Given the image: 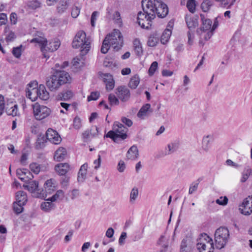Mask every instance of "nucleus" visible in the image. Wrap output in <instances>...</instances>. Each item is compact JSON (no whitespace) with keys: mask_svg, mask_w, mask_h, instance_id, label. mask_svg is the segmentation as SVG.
<instances>
[{"mask_svg":"<svg viewBox=\"0 0 252 252\" xmlns=\"http://www.w3.org/2000/svg\"><path fill=\"white\" fill-rule=\"evenodd\" d=\"M70 79L69 74L63 70H57L47 81L46 84L51 91H55L62 85L67 83Z\"/></svg>","mask_w":252,"mask_h":252,"instance_id":"nucleus-1","label":"nucleus"},{"mask_svg":"<svg viewBox=\"0 0 252 252\" xmlns=\"http://www.w3.org/2000/svg\"><path fill=\"white\" fill-rule=\"evenodd\" d=\"M72 47L74 48H81L80 55L81 59L86 55L90 48V42L84 31H79L76 34L72 41Z\"/></svg>","mask_w":252,"mask_h":252,"instance_id":"nucleus-2","label":"nucleus"},{"mask_svg":"<svg viewBox=\"0 0 252 252\" xmlns=\"http://www.w3.org/2000/svg\"><path fill=\"white\" fill-rule=\"evenodd\" d=\"M55 181L51 179L48 180L45 185V193L43 189H38V182L36 181H32V197L45 199L47 194H51L56 189V183Z\"/></svg>","mask_w":252,"mask_h":252,"instance_id":"nucleus-3","label":"nucleus"},{"mask_svg":"<svg viewBox=\"0 0 252 252\" xmlns=\"http://www.w3.org/2000/svg\"><path fill=\"white\" fill-rule=\"evenodd\" d=\"M127 128L123 124L116 122L113 126V130L109 131L104 137L111 138L114 142H116L118 138L124 140L126 138Z\"/></svg>","mask_w":252,"mask_h":252,"instance_id":"nucleus-4","label":"nucleus"},{"mask_svg":"<svg viewBox=\"0 0 252 252\" xmlns=\"http://www.w3.org/2000/svg\"><path fill=\"white\" fill-rule=\"evenodd\" d=\"M229 231L224 227H220L216 230L215 241L216 247L218 249L224 247L229 238Z\"/></svg>","mask_w":252,"mask_h":252,"instance_id":"nucleus-5","label":"nucleus"},{"mask_svg":"<svg viewBox=\"0 0 252 252\" xmlns=\"http://www.w3.org/2000/svg\"><path fill=\"white\" fill-rule=\"evenodd\" d=\"M34 28L32 29V43L35 44V46H38L40 48L44 58H49L45 54V47L47 42V39L45 37L43 32L34 31Z\"/></svg>","mask_w":252,"mask_h":252,"instance_id":"nucleus-6","label":"nucleus"},{"mask_svg":"<svg viewBox=\"0 0 252 252\" xmlns=\"http://www.w3.org/2000/svg\"><path fill=\"white\" fill-rule=\"evenodd\" d=\"M106 36H109V43L114 50L117 51L122 47L123 38L122 33L119 30H114L113 32Z\"/></svg>","mask_w":252,"mask_h":252,"instance_id":"nucleus-7","label":"nucleus"},{"mask_svg":"<svg viewBox=\"0 0 252 252\" xmlns=\"http://www.w3.org/2000/svg\"><path fill=\"white\" fill-rule=\"evenodd\" d=\"M202 237L200 239V242L197 244L198 250L200 252H213L214 244L212 239L206 234Z\"/></svg>","mask_w":252,"mask_h":252,"instance_id":"nucleus-8","label":"nucleus"},{"mask_svg":"<svg viewBox=\"0 0 252 252\" xmlns=\"http://www.w3.org/2000/svg\"><path fill=\"white\" fill-rule=\"evenodd\" d=\"M185 19L187 26L190 30L195 29L198 26V17L197 16L191 17L187 15ZM188 44L191 45L193 43V33L190 31L188 32Z\"/></svg>","mask_w":252,"mask_h":252,"instance_id":"nucleus-9","label":"nucleus"},{"mask_svg":"<svg viewBox=\"0 0 252 252\" xmlns=\"http://www.w3.org/2000/svg\"><path fill=\"white\" fill-rule=\"evenodd\" d=\"M32 111L37 120H41L45 118L50 113V109L45 106L40 105L37 103L32 105Z\"/></svg>","mask_w":252,"mask_h":252,"instance_id":"nucleus-10","label":"nucleus"},{"mask_svg":"<svg viewBox=\"0 0 252 252\" xmlns=\"http://www.w3.org/2000/svg\"><path fill=\"white\" fill-rule=\"evenodd\" d=\"M150 15H148L144 12L139 11L137 14V22L139 26L143 29H148L152 25V21L154 20L155 17H149Z\"/></svg>","mask_w":252,"mask_h":252,"instance_id":"nucleus-11","label":"nucleus"},{"mask_svg":"<svg viewBox=\"0 0 252 252\" xmlns=\"http://www.w3.org/2000/svg\"><path fill=\"white\" fill-rule=\"evenodd\" d=\"M156 1L157 0H142L141 1L142 7L143 11L150 15L151 17H155V9L156 7Z\"/></svg>","mask_w":252,"mask_h":252,"instance_id":"nucleus-12","label":"nucleus"},{"mask_svg":"<svg viewBox=\"0 0 252 252\" xmlns=\"http://www.w3.org/2000/svg\"><path fill=\"white\" fill-rule=\"evenodd\" d=\"M32 91H34L37 94V96L39 97L41 99L46 100L49 98V94L46 91L45 87L44 85H40L38 87V83L36 81H32Z\"/></svg>","mask_w":252,"mask_h":252,"instance_id":"nucleus-13","label":"nucleus"},{"mask_svg":"<svg viewBox=\"0 0 252 252\" xmlns=\"http://www.w3.org/2000/svg\"><path fill=\"white\" fill-rule=\"evenodd\" d=\"M200 17L202 23L201 27L197 29V34H202L203 33H205L206 32L208 31H212L213 32L214 31H212V21L209 19H205L204 15L203 14H200Z\"/></svg>","mask_w":252,"mask_h":252,"instance_id":"nucleus-14","label":"nucleus"},{"mask_svg":"<svg viewBox=\"0 0 252 252\" xmlns=\"http://www.w3.org/2000/svg\"><path fill=\"white\" fill-rule=\"evenodd\" d=\"M239 210L245 215H249L252 213V195L244 200Z\"/></svg>","mask_w":252,"mask_h":252,"instance_id":"nucleus-15","label":"nucleus"},{"mask_svg":"<svg viewBox=\"0 0 252 252\" xmlns=\"http://www.w3.org/2000/svg\"><path fill=\"white\" fill-rule=\"evenodd\" d=\"M47 140L54 144H59L62 141V138L57 131L49 128L46 132Z\"/></svg>","mask_w":252,"mask_h":252,"instance_id":"nucleus-16","label":"nucleus"},{"mask_svg":"<svg viewBox=\"0 0 252 252\" xmlns=\"http://www.w3.org/2000/svg\"><path fill=\"white\" fill-rule=\"evenodd\" d=\"M156 7L155 9V15L157 14L159 18L165 17L168 13V8L166 4L162 2L160 0L156 1Z\"/></svg>","mask_w":252,"mask_h":252,"instance_id":"nucleus-17","label":"nucleus"},{"mask_svg":"<svg viewBox=\"0 0 252 252\" xmlns=\"http://www.w3.org/2000/svg\"><path fill=\"white\" fill-rule=\"evenodd\" d=\"M116 94L122 101H127L130 96L129 90L126 86H120L116 89Z\"/></svg>","mask_w":252,"mask_h":252,"instance_id":"nucleus-18","label":"nucleus"},{"mask_svg":"<svg viewBox=\"0 0 252 252\" xmlns=\"http://www.w3.org/2000/svg\"><path fill=\"white\" fill-rule=\"evenodd\" d=\"M67 156V152L65 148L60 147L56 151L54 155V159L57 161L63 160Z\"/></svg>","mask_w":252,"mask_h":252,"instance_id":"nucleus-19","label":"nucleus"},{"mask_svg":"<svg viewBox=\"0 0 252 252\" xmlns=\"http://www.w3.org/2000/svg\"><path fill=\"white\" fill-rule=\"evenodd\" d=\"M56 171L60 175H64L70 169L69 165L67 163H60L55 167Z\"/></svg>","mask_w":252,"mask_h":252,"instance_id":"nucleus-20","label":"nucleus"},{"mask_svg":"<svg viewBox=\"0 0 252 252\" xmlns=\"http://www.w3.org/2000/svg\"><path fill=\"white\" fill-rule=\"evenodd\" d=\"M138 150L135 145L131 146L126 153V158L128 159L135 160L138 158Z\"/></svg>","mask_w":252,"mask_h":252,"instance_id":"nucleus-21","label":"nucleus"},{"mask_svg":"<svg viewBox=\"0 0 252 252\" xmlns=\"http://www.w3.org/2000/svg\"><path fill=\"white\" fill-rule=\"evenodd\" d=\"M214 140L212 135H208L203 137L202 142V148L203 150L207 152L210 147V143Z\"/></svg>","mask_w":252,"mask_h":252,"instance_id":"nucleus-22","label":"nucleus"},{"mask_svg":"<svg viewBox=\"0 0 252 252\" xmlns=\"http://www.w3.org/2000/svg\"><path fill=\"white\" fill-rule=\"evenodd\" d=\"M46 138H45L44 135L41 133L37 135V138L35 143V149L39 150L43 148L45 146L46 142Z\"/></svg>","mask_w":252,"mask_h":252,"instance_id":"nucleus-23","label":"nucleus"},{"mask_svg":"<svg viewBox=\"0 0 252 252\" xmlns=\"http://www.w3.org/2000/svg\"><path fill=\"white\" fill-rule=\"evenodd\" d=\"M87 168L88 164L87 163H85L81 166L78 174L77 180L79 182H83L86 179Z\"/></svg>","mask_w":252,"mask_h":252,"instance_id":"nucleus-24","label":"nucleus"},{"mask_svg":"<svg viewBox=\"0 0 252 252\" xmlns=\"http://www.w3.org/2000/svg\"><path fill=\"white\" fill-rule=\"evenodd\" d=\"M73 96V93L67 90L59 93L57 96V99L59 100L66 101L70 99Z\"/></svg>","mask_w":252,"mask_h":252,"instance_id":"nucleus-25","label":"nucleus"},{"mask_svg":"<svg viewBox=\"0 0 252 252\" xmlns=\"http://www.w3.org/2000/svg\"><path fill=\"white\" fill-rule=\"evenodd\" d=\"M61 45L60 42L59 40L52 41L49 44L47 43L46 46L45 52L49 51L50 52H54L56 51Z\"/></svg>","mask_w":252,"mask_h":252,"instance_id":"nucleus-26","label":"nucleus"},{"mask_svg":"<svg viewBox=\"0 0 252 252\" xmlns=\"http://www.w3.org/2000/svg\"><path fill=\"white\" fill-rule=\"evenodd\" d=\"M16 202L25 205L27 201V194L23 191H19L16 193Z\"/></svg>","mask_w":252,"mask_h":252,"instance_id":"nucleus-27","label":"nucleus"},{"mask_svg":"<svg viewBox=\"0 0 252 252\" xmlns=\"http://www.w3.org/2000/svg\"><path fill=\"white\" fill-rule=\"evenodd\" d=\"M26 169H18L16 170V174L17 177L20 179L22 181L25 182L26 183H30V179L28 178V176L26 177Z\"/></svg>","mask_w":252,"mask_h":252,"instance_id":"nucleus-28","label":"nucleus"},{"mask_svg":"<svg viewBox=\"0 0 252 252\" xmlns=\"http://www.w3.org/2000/svg\"><path fill=\"white\" fill-rule=\"evenodd\" d=\"M64 197V192L61 190H58L56 193L53 195L51 197H50L46 199L47 201H51L52 202H55L58 200H62Z\"/></svg>","mask_w":252,"mask_h":252,"instance_id":"nucleus-29","label":"nucleus"},{"mask_svg":"<svg viewBox=\"0 0 252 252\" xmlns=\"http://www.w3.org/2000/svg\"><path fill=\"white\" fill-rule=\"evenodd\" d=\"M133 47L134 51L137 55L141 56L143 53V50L141 44L139 39H134L133 41Z\"/></svg>","mask_w":252,"mask_h":252,"instance_id":"nucleus-30","label":"nucleus"},{"mask_svg":"<svg viewBox=\"0 0 252 252\" xmlns=\"http://www.w3.org/2000/svg\"><path fill=\"white\" fill-rule=\"evenodd\" d=\"M171 29H167L164 31L161 36L160 41L161 43L165 44L168 42L171 35Z\"/></svg>","mask_w":252,"mask_h":252,"instance_id":"nucleus-31","label":"nucleus"},{"mask_svg":"<svg viewBox=\"0 0 252 252\" xmlns=\"http://www.w3.org/2000/svg\"><path fill=\"white\" fill-rule=\"evenodd\" d=\"M140 79L137 75H135L132 77L128 83V86L132 89L136 88L139 84Z\"/></svg>","mask_w":252,"mask_h":252,"instance_id":"nucleus-32","label":"nucleus"},{"mask_svg":"<svg viewBox=\"0 0 252 252\" xmlns=\"http://www.w3.org/2000/svg\"><path fill=\"white\" fill-rule=\"evenodd\" d=\"M110 45L109 41V36H106L101 47V52L103 54L107 53L110 48Z\"/></svg>","mask_w":252,"mask_h":252,"instance_id":"nucleus-33","label":"nucleus"},{"mask_svg":"<svg viewBox=\"0 0 252 252\" xmlns=\"http://www.w3.org/2000/svg\"><path fill=\"white\" fill-rule=\"evenodd\" d=\"M179 143L178 142H175L171 143L167 145L168 152L166 155L171 154L175 152L179 148Z\"/></svg>","mask_w":252,"mask_h":252,"instance_id":"nucleus-34","label":"nucleus"},{"mask_svg":"<svg viewBox=\"0 0 252 252\" xmlns=\"http://www.w3.org/2000/svg\"><path fill=\"white\" fill-rule=\"evenodd\" d=\"M150 107L151 105L149 103L143 105L137 113L138 117L142 118L144 116H145L147 112L150 109Z\"/></svg>","mask_w":252,"mask_h":252,"instance_id":"nucleus-35","label":"nucleus"},{"mask_svg":"<svg viewBox=\"0 0 252 252\" xmlns=\"http://www.w3.org/2000/svg\"><path fill=\"white\" fill-rule=\"evenodd\" d=\"M213 4V1L211 0H204L201 3V8L204 12H207L209 10L210 7Z\"/></svg>","mask_w":252,"mask_h":252,"instance_id":"nucleus-36","label":"nucleus"},{"mask_svg":"<svg viewBox=\"0 0 252 252\" xmlns=\"http://www.w3.org/2000/svg\"><path fill=\"white\" fill-rule=\"evenodd\" d=\"M158 38L157 37L156 35H151L149 37L148 41V45L150 47H154L156 46V45L158 42Z\"/></svg>","mask_w":252,"mask_h":252,"instance_id":"nucleus-37","label":"nucleus"},{"mask_svg":"<svg viewBox=\"0 0 252 252\" xmlns=\"http://www.w3.org/2000/svg\"><path fill=\"white\" fill-rule=\"evenodd\" d=\"M190 249V247L187 243V240L183 239L181 244L180 252H189Z\"/></svg>","mask_w":252,"mask_h":252,"instance_id":"nucleus-38","label":"nucleus"},{"mask_svg":"<svg viewBox=\"0 0 252 252\" xmlns=\"http://www.w3.org/2000/svg\"><path fill=\"white\" fill-rule=\"evenodd\" d=\"M54 207V205L49 202H44L41 204V208L44 212H49Z\"/></svg>","mask_w":252,"mask_h":252,"instance_id":"nucleus-39","label":"nucleus"},{"mask_svg":"<svg viewBox=\"0 0 252 252\" xmlns=\"http://www.w3.org/2000/svg\"><path fill=\"white\" fill-rule=\"evenodd\" d=\"M68 6V3L67 0H62L60 5L58 6L57 9L58 12L60 13L63 12L66 10Z\"/></svg>","mask_w":252,"mask_h":252,"instance_id":"nucleus-40","label":"nucleus"},{"mask_svg":"<svg viewBox=\"0 0 252 252\" xmlns=\"http://www.w3.org/2000/svg\"><path fill=\"white\" fill-rule=\"evenodd\" d=\"M24 205V204H20L19 203L16 202H14L13 205L14 212L16 214H20L23 211L24 208L23 206Z\"/></svg>","mask_w":252,"mask_h":252,"instance_id":"nucleus-41","label":"nucleus"},{"mask_svg":"<svg viewBox=\"0 0 252 252\" xmlns=\"http://www.w3.org/2000/svg\"><path fill=\"white\" fill-rule=\"evenodd\" d=\"M6 113L8 115H11L12 116H16L18 113V106L17 105H14L11 107L9 109H6Z\"/></svg>","mask_w":252,"mask_h":252,"instance_id":"nucleus-42","label":"nucleus"},{"mask_svg":"<svg viewBox=\"0 0 252 252\" xmlns=\"http://www.w3.org/2000/svg\"><path fill=\"white\" fill-rule=\"evenodd\" d=\"M195 0H188L187 3V7L189 10L191 12L194 13L195 10Z\"/></svg>","mask_w":252,"mask_h":252,"instance_id":"nucleus-43","label":"nucleus"},{"mask_svg":"<svg viewBox=\"0 0 252 252\" xmlns=\"http://www.w3.org/2000/svg\"><path fill=\"white\" fill-rule=\"evenodd\" d=\"M138 194V190L136 188H134L132 189L130 194V201L133 202L137 198Z\"/></svg>","mask_w":252,"mask_h":252,"instance_id":"nucleus-44","label":"nucleus"},{"mask_svg":"<svg viewBox=\"0 0 252 252\" xmlns=\"http://www.w3.org/2000/svg\"><path fill=\"white\" fill-rule=\"evenodd\" d=\"M108 100L110 105H118L119 101L118 99L113 94H110L108 96Z\"/></svg>","mask_w":252,"mask_h":252,"instance_id":"nucleus-45","label":"nucleus"},{"mask_svg":"<svg viewBox=\"0 0 252 252\" xmlns=\"http://www.w3.org/2000/svg\"><path fill=\"white\" fill-rule=\"evenodd\" d=\"M158 62L156 61L154 62L151 65L149 69V74L150 76H152L156 70L158 68Z\"/></svg>","mask_w":252,"mask_h":252,"instance_id":"nucleus-46","label":"nucleus"},{"mask_svg":"<svg viewBox=\"0 0 252 252\" xmlns=\"http://www.w3.org/2000/svg\"><path fill=\"white\" fill-rule=\"evenodd\" d=\"M167 240V238L165 237V236L161 235L158 242V245H161L165 248H167L168 247V245L166 243Z\"/></svg>","mask_w":252,"mask_h":252,"instance_id":"nucleus-47","label":"nucleus"},{"mask_svg":"<svg viewBox=\"0 0 252 252\" xmlns=\"http://www.w3.org/2000/svg\"><path fill=\"white\" fill-rule=\"evenodd\" d=\"M216 202L218 204L224 206L227 204L228 198L226 196H224V197L221 196V197H220V198L217 199Z\"/></svg>","mask_w":252,"mask_h":252,"instance_id":"nucleus-48","label":"nucleus"},{"mask_svg":"<svg viewBox=\"0 0 252 252\" xmlns=\"http://www.w3.org/2000/svg\"><path fill=\"white\" fill-rule=\"evenodd\" d=\"M99 93L98 92H94L91 93L90 95L88 97V101L95 100L98 98Z\"/></svg>","mask_w":252,"mask_h":252,"instance_id":"nucleus-49","label":"nucleus"},{"mask_svg":"<svg viewBox=\"0 0 252 252\" xmlns=\"http://www.w3.org/2000/svg\"><path fill=\"white\" fill-rule=\"evenodd\" d=\"M80 11V8L75 6L72 10L71 16L73 18H76L79 14Z\"/></svg>","mask_w":252,"mask_h":252,"instance_id":"nucleus-50","label":"nucleus"},{"mask_svg":"<svg viewBox=\"0 0 252 252\" xmlns=\"http://www.w3.org/2000/svg\"><path fill=\"white\" fill-rule=\"evenodd\" d=\"M12 54L16 58H19L21 55L20 47H17L13 48L12 50Z\"/></svg>","mask_w":252,"mask_h":252,"instance_id":"nucleus-51","label":"nucleus"},{"mask_svg":"<svg viewBox=\"0 0 252 252\" xmlns=\"http://www.w3.org/2000/svg\"><path fill=\"white\" fill-rule=\"evenodd\" d=\"M4 108L5 102L4 97L2 95H0V116L2 114Z\"/></svg>","mask_w":252,"mask_h":252,"instance_id":"nucleus-52","label":"nucleus"},{"mask_svg":"<svg viewBox=\"0 0 252 252\" xmlns=\"http://www.w3.org/2000/svg\"><path fill=\"white\" fill-rule=\"evenodd\" d=\"M7 22V15L5 13L0 14V26L2 25H5Z\"/></svg>","mask_w":252,"mask_h":252,"instance_id":"nucleus-53","label":"nucleus"},{"mask_svg":"<svg viewBox=\"0 0 252 252\" xmlns=\"http://www.w3.org/2000/svg\"><path fill=\"white\" fill-rule=\"evenodd\" d=\"M81 126V122L80 118L75 117L73 121V126L76 129H79Z\"/></svg>","mask_w":252,"mask_h":252,"instance_id":"nucleus-54","label":"nucleus"},{"mask_svg":"<svg viewBox=\"0 0 252 252\" xmlns=\"http://www.w3.org/2000/svg\"><path fill=\"white\" fill-rule=\"evenodd\" d=\"M121 121L128 127L131 126L133 124V123L131 120L125 117H123L121 118Z\"/></svg>","mask_w":252,"mask_h":252,"instance_id":"nucleus-55","label":"nucleus"},{"mask_svg":"<svg viewBox=\"0 0 252 252\" xmlns=\"http://www.w3.org/2000/svg\"><path fill=\"white\" fill-rule=\"evenodd\" d=\"M32 87V82H30L27 85V88L26 89V96L28 98H29L30 99H31V95H32V92L31 90V88Z\"/></svg>","mask_w":252,"mask_h":252,"instance_id":"nucleus-56","label":"nucleus"},{"mask_svg":"<svg viewBox=\"0 0 252 252\" xmlns=\"http://www.w3.org/2000/svg\"><path fill=\"white\" fill-rule=\"evenodd\" d=\"M98 15V12L97 11H94L91 16V23L92 27H94L95 25V21L96 19V17Z\"/></svg>","mask_w":252,"mask_h":252,"instance_id":"nucleus-57","label":"nucleus"},{"mask_svg":"<svg viewBox=\"0 0 252 252\" xmlns=\"http://www.w3.org/2000/svg\"><path fill=\"white\" fill-rule=\"evenodd\" d=\"M10 20L11 24L15 25L17 21V16L16 13L12 12L10 15Z\"/></svg>","mask_w":252,"mask_h":252,"instance_id":"nucleus-58","label":"nucleus"},{"mask_svg":"<svg viewBox=\"0 0 252 252\" xmlns=\"http://www.w3.org/2000/svg\"><path fill=\"white\" fill-rule=\"evenodd\" d=\"M15 33L12 32H10L8 34V35H7L5 39L7 42H9L12 41L15 39Z\"/></svg>","mask_w":252,"mask_h":252,"instance_id":"nucleus-59","label":"nucleus"},{"mask_svg":"<svg viewBox=\"0 0 252 252\" xmlns=\"http://www.w3.org/2000/svg\"><path fill=\"white\" fill-rule=\"evenodd\" d=\"M69 178L67 176H64L62 178V181L61 182L62 187H66L69 183Z\"/></svg>","mask_w":252,"mask_h":252,"instance_id":"nucleus-60","label":"nucleus"},{"mask_svg":"<svg viewBox=\"0 0 252 252\" xmlns=\"http://www.w3.org/2000/svg\"><path fill=\"white\" fill-rule=\"evenodd\" d=\"M125 164L124 161L120 160L118 165V170L120 172H123L125 169Z\"/></svg>","mask_w":252,"mask_h":252,"instance_id":"nucleus-61","label":"nucleus"},{"mask_svg":"<svg viewBox=\"0 0 252 252\" xmlns=\"http://www.w3.org/2000/svg\"><path fill=\"white\" fill-rule=\"evenodd\" d=\"M40 171V165L36 163H32V172L38 174Z\"/></svg>","mask_w":252,"mask_h":252,"instance_id":"nucleus-62","label":"nucleus"},{"mask_svg":"<svg viewBox=\"0 0 252 252\" xmlns=\"http://www.w3.org/2000/svg\"><path fill=\"white\" fill-rule=\"evenodd\" d=\"M249 176H250L248 174L247 172L246 171V170H245L242 174V177L240 180L241 182L245 183L249 178Z\"/></svg>","mask_w":252,"mask_h":252,"instance_id":"nucleus-63","label":"nucleus"},{"mask_svg":"<svg viewBox=\"0 0 252 252\" xmlns=\"http://www.w3.org/2000/svg\"><path fill=\"white\" fill-rule=\"evenodd\" d=\"M213 34V32L208 31V32H206L205 33H203L202 34H201V35L203 36V38L205 40H208L211 38V37L212 36Z\"/></svg>","mask_w":252,"mask_h":252,"instance_id":"nucleus-64","label":"nucleus"}]
</instances>
